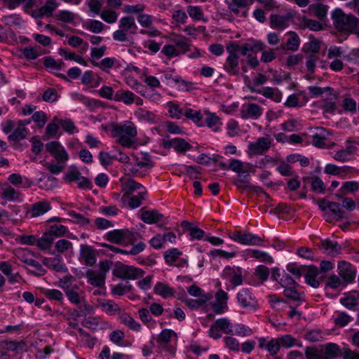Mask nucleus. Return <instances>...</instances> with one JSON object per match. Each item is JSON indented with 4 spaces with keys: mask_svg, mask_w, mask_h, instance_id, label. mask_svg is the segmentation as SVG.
<instances>
[{
    "mask_svg": "<svg viewBox=\"0 0 359 359\" xmlns=\"http://www.w3.org/2000/svg\"><path fill=\"white\" fill-rule=\"evenodd\" d=\"M229 237L236 243L244 245H262L263 238L248 231H234L228 234Z\"/></svg>",
    "mask_w": 359,
    "mask_h": 359,
    "instance_id": "4",
    "label": "nucleus"
},
{
    "mask_svg": "<svg viewBox=\"0 0 359 359\" xmlns=\"http://www.w3.org/2000/svg\"><path fill=\"white\" fill-rule=\"evenodd\" d=\"M80 256L87 266H93L96 263L95 250L93 246L82 244L80 245Z\"/></svg>",
    "mask_w": 359,
    "mask_h": 359,
    "instance_id": "21",
    "label": "nucleus"
},
{
    "mask_svg": "<svg viewBox=\"0 0 359 359\" xmlns=\"http://www.w3.org/2000/svg\"><path fill=\"white\" fill-rule=\"evenodd\" d=\"M69 278H65L64 280H60V286L65 290V294L67 295L69 301L74 304H80L81 299L79 293L73 288H69Z\"/></svg>",
    "mask_w": 359,
    "mask_h": 359,
    "instance_id": "29",
    "label": "nucleus"
},
{
    "mask_svg": "<svg viewBox=\"0 0 359 359\" xmlns=\"http://www.w3.org/2000/svg\"><path fill=\"white\" fill-rule=\"evenodd\" d=\"M306 359H323L322 347L307 346L305 348Z\"/></svg>",
    "mask_w": 359,
    "mask_h": 359,
    "instance_id": "58",
    "label": "nucleus"
},
{
    "mask_svg": "<svg viewBox=\"0 0 359 359\" xmlns=\"http://www.w3.org/2000/svg\"><path fill=\"white\" fill-rule=\"evenodd\" d=\"M56 3L53 0H48L46 1L45 4L39 8V12L43 13L46 17H50L53 15V11L57 8Z\"/></svg>",
    "mask_w": 359,
    "mask_h": 359,
    "instance_id": "62",
    "label": "nucleus"
},
{
    "mask_svg": "<svg viewBox=\"0 0 359 359\" xmlns=\"http://www.w3.org/2000/svg\"><path fill=\"white\" fill-rule=\"evenodd\" d=\"M224 69L231 76H238L240 74L238 56L236 53H230L224 65Z\"/></svg>",
    "mask_w": 359,
    "mask_h": 359,
    "instance_id": "19",
    "label": "nucleus"
},
{
    "mask_svg": "<svg viewBox=\"0 0 359 359\" xmlns=\"http://www.w3.org/2000/svg\"><path fill=\"white\" fill-rule=\"evenodd\" d=\"M252 4L253 0H231L228 8L236 17L246 18Z\"/></svg>",
    "mask_w": 359,
    "mask_h": 359,
    "instance_id": "7",
    "label": "nucleus"
},
{
    "mask_svg": "<svg viewBox=\"0 0 359 359\" xmlns=\"http://www.w3.org/2000/svg\"><path fill=\"white\" fill-rule=\"evenodd\" d=\"M245 252L246 255L251 258L269 264L273 263V257L266 252L257 249H248Z\"/></svg>",
    "mask_w": 359,
    "mask_h": 359,
    "instance_id": "27",
    "label": "nucleus"
},
{
    "mask_svg": "<svg viewBox=\"0 0 359 359\" xmlns=\"http://www.w3.org/2000/svg\"><path fill=\"white\" fill-rule=\"evenodd\" d=\"M67 231V227L62 224L50 225L48 229V231L51 233L54 239H55L56 237L64 236Z\"/></svg>",
    "mask_w": 359,
    "mask_h": 359,
    "instance_id": "61",
    "label": "nucleus"
},
{
    "mask_svg": "<svg viewBox=\"0 0 359 359\" xmlns=\"http://www.w3.org/2000/svg\"><path fill=\"white\" fill-rule=\"evenodd\" d=\"M214 325L226 334H231L233 333V330L230 328L231 323L226 318H222L216 320Z\"/></svg>",
    "mask_w": 359,
    "mask_h": 359,
    "instance_id": "56",
    "label": "nucleus"
},
{
    "mask_svg": "<svg viewBox=\"0 0 359 359\" xmlns=\"http://www.w3.org/2000/svg\"><path fill=\"white\" fill-rule=\"evenodd\" d=\"M258 347L267 351L271 355H275L280 351V343L276 338L269 339V337H260L258 338Z\"/></svg>",
    "mask_w": 359,
    "mask_h": 359,
    "instance_id": "16",
    "label": "nucleus"
},
{
    "mask_svg": "<svg viewBox=\"0 0 359 359\" xmlns=\"http://www.w3.org/2000/svg\"><path fill=\"white\" fill-rule=\"evenodd\" d=\"M41 292L50 301H55L60 305L64 304V295L59 290L41 288Z\"/></svg>",
    "mask_w": 359,
    "mask_h": 359,
    "instance_id": "30",
    "label": "nucleus"
},
{
    "mask_svg": "<svg viewBox=\"0 0 359 359\" xmlns=\"http://www.w3.org/2000/svg\"><path fill=\"white\" fill-rule=\"evenodd\" d=\"M294 15L288 12L285 15L271 14L270 15V26L272 29L283 30L288 27L290 21L294 18Z\"/></svg>",
    "mask_w": 359,
    "mask_h": 359,
    "instance_id": "12",
    "label": "nucleus"
},
{
    "mask_svg": "<svg viewBox=\"0 0 359 359\" xmlns=\"http://www.w3.org/2000/svg\"><path fill=\"white\" fill-rule=\"evenodd\" d=\"M172 41L175 45L180 49V54H184L187 52L190 47L189 40L185 36L173 34V37L171 39Z\"/></svg>",
    "mask_w": 359,
    "mask_h": 359,
    "instance_id": "41",
    "label": "nucleus"
},
{
    "mask_svg": "<svg viewBox=\"0 0 359 359\" xmlns=\"http://www.w3.org/2000/svg\"><path fill=\"white\" fill-rule=\"evenodd\" d=\"M16 127L17 128L15 127L13 130L8 133L9 135L8 136V140L15 143L25 139L28 133V129L27 128L21 126Z\"/></svg>",
    "mask_w": 359,
    "mask_h": 359,
    "instance_id": "36",
    "label": "nucleus"
},
{
    "mask_svg": "<svg viewBox=\"0 0 359 359\" xmlns=\"http://www.w3.org/2000/svg\"><path fill=\"white\" fill-rule=\"evenodd\" d=\"M286 269L297 281V280H300L306 271V266L298 265L296 262H291L287 264Z\"/></svg>",
    "mask_w": 359,
    "mask_h": 359,
    "instance_id": "37",
    "label": "nucleus"
},
{
    "mask_svg": "<svg viewBox=\"0 0 359 359\" xmlns=\"http://www.w3.org/2000/svg\"><path fill=\"white\" fill-rule=\"evenodd\" d=\"M76 14L74 12L67 11V10H62L60 11L56 14V18L58 20L67 23V24H74V20L76 18Z\"/></svg>",
    "mask_w": 359,
    "mask_h": 359,
    "instance_id": "50",
    "label": "nucleus"
},
{
    "mask_svg": "<svg viewBox=\"0 0 359 359\" xmlns=\"http://www.w3.org/2000/svg\"><path fill=\"white\" fill-rule=\"evenodd\" d=\"M173 81L176 84H179V88L182 90L189 92V91H191V90L194 89V83L193 82L182 79L180 75L174 76Z\"/></svg>",
    "mask_w": 359,
    "mask_h": 359,
    "instance_id": "57",
    "label": "nucleus"
},
{
    "mask_svg": "<svg viewBox=\"0 0 359 359\" xmlns=\"http://www.w3.org/2000/svg\"><path fill=\"white\" fill-rule=\"evenodd\" d=\"M359 191V182L358 181H346L342 183L339 189L342 195L348 194H354Z\"/></svg>",
    "mask_w": 359,
    "mask_h": 359,
    "instance_id": "45",
    "label": "nucleus"
},
{
    "mask_svg": "<svg viewBox=\"0 0 359 359\" xmlns=\"http://www.w3.org/2000/svg\"><path fill=\"white\" fill-rule=\"evenodd\" d=\"M163 215L157 210H144L141 213L140 219L148 224H156L163 218Z\"/></svg>",
    "mask_w": 359,
    "mask_h": 359,
    "instance_id": "26",
    "label": "nucleus"
},
{
    "mask_svg": "<svg viewBox=\"0 0 359 359\" xmlns=\"http://www.w3.org/2000/svg\"><path fill=\"white\" fill-rule=\"evenodd\" d=\"M130 235L128 229H114L106 233L104 238L111 243L121 244L127 242Z\"/></svg>",
    "mask_w": 359,
    "mask_h": 359,
    "instance_id": "15",
    "label": "nucleus"
},
{
    "mask_svg": "<svg viewBox=\"0 0 359 359\" xmlns=\"http://www.w3.org/2000/svg\"><path fill=\"white\" fill-rule=\"evenodd\" d=\"M244 172L238 173V178L233 182V184L241 190H247V187L251 184L248 171L244 170Z\"/></svg>",
    "mask_w": 359,
    "mask_h": 359,
    "instance_id": "43",
    "label": "nucleus"
},
{
    "mask_svg": "<svg viewBox=\"0 0 359 359\" xmlns=\"http://www.w3.org/2000/svg\"><path fill=\"white\" fill-rule=\"evenodd\" d=\"M22 262L29 266H33L34 270L28 269L29 274L35 276L36 277L42 276L46 273V270L43 266L36 260L32 258H26Z\"/></svg>",
    "mask_w": 359,
    "mask_h": 359,
    "instance_id": "33",
    "label": "nucleus"
},
{
    "mask_svg": "<svg viewBox=\"0 0 359 359\" xmlns=\"http://www.w3.org/2000/svg\"><path fill=\"white\" fill-rule=\"evenodd\" d=\"M147 194V191H142L139 192L138 195L133 196L128 199V205L132 209H135L140 207L142 205V201L145 200V196Z\"/></svg>",
    "mask_w": 359,
    "mask_h": 359,
    "instance_id": "55",
    "label": "nucleus"
},
{
    "mask_svg": "<svg viewBox=\"0 0 359 359\" xmlns=\"http://www.w3.org/2000/svg\"><path fill=\"white\" fill-rule=\"evenodd\" d=\"M119 27L123 29L128 31L130 29L136 30L137 27L135 22V19L130 16H125L120 19Z\"/></svg>",
    "mask_w": 359,
    "mask_h": 359,
    "instance_id": "59",
    "label": "nucleus"
},
{
    "mask_svg": "<svg viewBox=\"0 0 359 359\" xmlns=\"http://www.w3.org/2000/svg\"><path fill=\"white\" fill-rule=\"evenodd\" d=\"M0 198L6 201H22V195L14 188L8 186L2 189L0 193Z\"/></svg>",
    "mask_w": 359,
    "mask_h": 359,
    "instance_id": "28",
    "label": "nucleus"
},
{
    "mask_svg": "<svg viewBox=\"0 0 359 359\" xmlns=\"http://www.w3.org/2000/svg\"><path fill=\"white\" fill-rule=\"evenodd\" d=\"M287 34L290 36L286 42L287 50L297 51L300 45V39L299 36L296 32L292 31L288 32Z\"/></svg>",
    "mask_w": 359,
    "mask_h": 359,
    "instance_id": "46",
    "label": "nucleus"
},
{
    "mask_svg": "<svg viewBox=\"0 0 359 359\" xmlns=\"http://www.w3.org/2000/svg\"><path fill=\"white\" fill-rule=\"evenodd\" d=\"M319 248L323 250L328 255L334 257L341 253L342 248L337 241H332L329 238L321 241Z\"/></svg>",
    "mask_w": 359,
    "mask_h": 359,
    "instance_id": "20",
    "label": "nucleus"
},
{
    "mask_svg": "<svg viewBox=\"0 0 359 359\" xmlns=\"http://www.w3.org/2000/svg\"><path fill=\"white\" fill-rule=\"evenodd\" d=\"M104 24L97 20H90L86 25V29L95 34L101 33L104 29Z\"/></svg>",
    "mask_w": 359,
    "mask_h": 359,
    "instance_id": "63",
    "label": "nucleus"
},
{
    "mask_svg": "<svg viewBox=\"0 0 359 359\" xmlns=\"http://www.w3.org/2000/svg\"><path fill=\"white\" fill-rule=\"evenodd\" d=\"M271 145V142L269 138L260 137L256 142L248 144V154L250 156L262 155L270 149Z\"/></svg>",
    "mask_w": 359,
    "mask_h": 359,
    "instance_id": "10",
    "label": "nucleus"
},
{
    "mask_svg": "<svg viewBox=\"0 0 359 359\" xmlns=\"http://www.w3.org/2000/svg\"><path fill=\"white\" fill-rule=\"evenodd\" d=\"M181 226L184 231H189L190 240H201L205 236V231L203 229L194 226L193 223L187 220L182 222Z\"/></svg>",
    "mask_w": 359,
    "mask_h": 359,
    "instance_id": "23",
    "label": "nucleus"
},
{
    "mask_svg": "<svg viewBox=\"0 0 359 359\" xmlns=\"http://www.w3.org/2000/svg\"><path fill=\"white\" fill-rule=\"evenodd\" d=\"M332 18L335 28L346 34L359 32V19L354 15H346L341 8H335L332 12Z\"/></svg>",
    "mask_w": 359,
    "mask_h": 359,
    "instance_id": "1",
    "label": "nucleus"
},
{
    "mask_svg": "<svg viewBox=\"0 0 359 359\" xmlns=\"http://www.w3.org/2000/svg\"><path fill=\"white\" fill-rule=\"evenodd\" d=\"M135 116L140 121L149 123H155L156 115L152 111L143 108L137 109L135 112Z\"/></svg>",
    "mask_w": 359,
    "mask_h": 359,
    "instance_id": "42",
    "label": "nucleus"
},
{
    "mask_svg": "<svg viewBox=\"0 0 359 359\" xmlns=\"http://www.w3.org/2000/svg\"><path fill=\"white\" fill-rule=\"evenodd\" d=\"M327 207L330 212L337 217V220L346 218V212L341 207L340 204L337 202H327Z\"/></svg>",
    "mask_w": 359,
    "mask_h": 359,
    "instance_id": "53",
    "label": "nucleus"
},
{
    "mask_svg": "<svg viewBox=\"0 0 359 359\" xmlns=\"http://www.w3.org/2000/svg\"><path fill=\"white\" fill-rule=\"evenodd\" d=\"M94 67L100 68L102 71L107 72L109 69H119L122 67V62L116 57H104L100 62H96L94 60H90Z\"/></svg>",
    "mask_w": 359,
    "mask_h": 359,
    "instance_id": "17",
    "label": "nucleus"
},
{
    "mask_svg": "<svg viewBox=\"0 0 359 359\" xmlns=\"http://www.w3.org/2000/svg\"><path fill=\"white\" fill-rule=\"evenodd\" d=\"M242 273V268L239 266L235 268L227 266L224 269L222 273V277L224 279L229 280L233 286L237 287L243 284V279Z\"/></svg>",
    "mask_w": 359,
    "mask_h": 359,
    "instance_id": "8",
    "label": "nucleus"
},
{
    "mask_svg": "<svg viewBox=\"0 0 359 359\" xmlns=\"http://www.w3.org/2000/svg\"><path fill=\"white\" fill-rule=\"evenodd\" d=\"M27 211L25 212L26 217H37L41 216L51 209V206L49 202L46 201H41L34 203L32 205L31 208H28V205H25Z\"/></svg>",
    "mask_w": 359,
    "mask_h": 359,
    "instance_id": "14",
    "label": "nucleus"
},
{
    "mask_svg": "<svg viewBox=\"0 0 359 359\" xmlns=\"http://www.w3.org/2000/svg\"><path fill=\"white\" fill-rule=\"evenodd\" d=\"M46 151L54 157L58 163H65L69 159V155L65 147L57 141H52L46 144Z\"/></svg>",
    "mask_w": 359,
    "mask_h": 359,
    "instance_id": "6",
    "label": "nucleus"
},
{
    "mask_svg": "<svg viewBox=\"0 0 359 359\" xmlns=\"http://www.w3.org/2000/svg\"><path fill=\"white\" fill-rule=\"evenodd\" d=\"M184 116L187 118L192 121L197 126H205V123H203V115L200 111H196L191 108H186L184 111Z\"/></svg>",
    "mask_w": 359,
    "mask_h": 359,
    "instance_id": "32",
    "label": "nucleus"
},
{
    "mask_svg": "<svg viewBox=\"0 0 359 359\" xmlns=\"http://www.w3.org/2000/svg\"><path fill=\"white\" fill-rule=\"evenodd\" d=\"M236 298L239 305L242 308L255 309L257 306V301L250 289H241L238 292Z\"/></svg>",
    "mask_w": 359,
    "mask_h": 359,
    "instance_id": "9",
    "label": "nucleus"
},
{
    "mask_svg": "<svg viewBox=\"0 0 359 359\" xmlns=\"http://www.w3.org/2000/svg\"><path fill=\"white\" fill-rule=\"evenodd\" d=\"M323 359H334L339 355H343V351H340L339 345L334 343H327L325 348H322Z\"/></svg>",
    "mask_w": 359,
    "mask_h": 359,
    "instance_id": "25",
    "label": "nucleus"
},
{
    "mask_svg": "<svg viewBox=\"0 0 359 359\" xmlns=\"http://www.w3.org/2000/svg\"><path fill=\"white\" fill-rule=\"evenodd\" d=\"M118 318L121 323L126 325L130 330L136 332L141 330V325L127 313L121 312Z\"/></svg>",
    "mask_w": 359,
    "mask_h": 359,
    "instance_id": "35",
    "label": "nucleus"
},
{
    "mask_svg": "<svg viewBox=\"0 0 359 359\" xmlns=\"http://www.w3.org/2000/svg\"><path fill=\"white\" fill-rule=\"evenodd\" d=\"M263 113V109L255 103H249L241 111V118L243 119H258Z\"/></svg>",
    "mask_w": 359,
    "mask_h": 359,
    "instance_id": "18",
    "label": "nucleus"
},
{
    "mask_svg": "<svg viewBox=\"0 0 359 359\" xmlns=\"http://www.w3.org/2000/svg\"><path fill=\"white\" fill-rule=\"evenodd\" d=\"M43 65L46 68L53 70H60L65 66V64L63 61H56L53 57L50 56L43 58Z\"/></svg>",
    "mask_w": 359,
    "mask_h": 359,
    "instance_id": "54",
    "label": "nucleus"
},
{
    "mask_svg": "<svg viewBox=\"0 0 359 359\" xmlns=\"http://www.w3.org/2000/svg\"><path fill=\"white\" fill-rule=\"evenodd\" d=\"M32 121V117L30 118L18 120V121L13 120H8L1 124L2 130L4 133H10L13 129L16 126L25 127L31 123Z\"/></svg>",
    "mask_w": 359,
    "mask_h": 359,
    "instance_id": "34",
    "label": "nucleus"
},
{
    "mask_svg": "<svg viewBox=\"0 0 359 359\" xmlns=\"http://www.w3.org/2000/svg\"><path fill=\"white\" fill-rule=\"evenodd\" d=\"M100 15L102 20L109 24L116 22L118 19L117 13L112 10H104L100 13Z\"/></svg>",
    "mask_w": 359,
    "mask_h": 359,
    "instance_id": "64",
    "label": "nucleus"
},
{
    "mask_svg": "<svg viewBox=\"0 0 359 359\" xmlns=\"http://www.w3.org/2000/svg\"><path fill=\"white\" fill-rule=\"evenodd\" d=\"M58 53L67 60H73L84 67L88 66V62L81 55H76L74 52L60 48Z\"/></svg>",
    "mask_w": 359,
    "mask_h": 359,
    "instance_id": "39",
    "label": "nucleus"
},
{
    "mask_svg": "<svg viewBox=\"0 0 359 359\" xmlns=\"http://www.w3.org/2000/svg\"><path fill=\"white\" fill-rule=\"evenodd\" d=\"M204 114L205 115V117L203 118L205 126H208L215 133L220 131L222 123L219 116L215 113L209 111H205Z\"/></svg>",
    "mask_w": 359,
    "mask_h": 359,
    "instance_id": "22",
    "label": "nucleus"
},
{
    "mask_svg": "<svg viewBox=\"0 0 359 359\" xmlns=\"http://www.w3.org/2000/svg\"><path fill=\"white\" fill-rule=\"evenodd\" d=\"M320 41L313 39L304 44L302 51L305 53L315 54L318 53L320 48Z\"/></svg>",
    "mask_w": 359,
    "mask_h": 359,
    "instance_id": "52",
    "label": "nucleus"
},
{
    "mask_svg": "<svg viewBox=\"0 0 359 359\" xmlns=\"http://www.w3.org/2000/svg\"><path fill=\"white\" fill-rule=\"evenodd\" d=\"M153 290L155 294L162 297L164 299L172 297L175 294L174 289L163 282H157L155 284Z\"/></svg>",
    "mask_w": 359,
    "mask_h": 359,
    "instance_id": "31",
    "label": "nucleus"
},
{
    "mask_svg": "<svg viewBox=\"0 0 359 359\" xmlns=\"http://www.w3.org/2000/svg\"><path fill=\"white\" fill-rule=\"evenodd\" d=\"M141 189H142L144 191L146 190L142 184L137 182L133 179H129L126 182L124 187H122V191H123L125 194H123L121 201H123L125 197L132 194L135 191Z\"/></svg>",
    "mask_w": 359,
    "mask_h": 359,
    "instance_id": "40",
    "label": "nucleus"
},
{
    "mask_svg": "<svg viewBox=\"0 0 359 359\" xmlns=\"http://www.w3.org/2000/svg\"><path fill=\"white\" fill-rule=\"evenodd\" d=\"M161 145L165 149L172 148L177 153L180 154H184L193 148V146L184 138H170L169 135H165L162 138Z\"/></svg>",
    "mask_w": 359,
    "mask_h": 359,
    "instance_id": "5",
    "label": "nucleus"
},
{
    "mask_svg": "<svg viewBox=\"0 0 359 359\" xmlns=\"http://www.w3.org/2000/svg\"><path fill=\"white\" fill-rule=\"evenodd\" d=\"M1 21L7 26H16L21 27L24 23V20L18 14H11L4 15L1 18Z\"/></svg>",
    "mask_w": 359,
    "mask_h": 359,
    "instance_id": "47",
    "label": "nucleus"
},
{
    "mask_svg": "<svg viewBox=\"0 0 359 359\" xmlns=\"http://www.w3.org/2000/svg\"><path fill=\"white\" fill-rule=\"evenodd\" d=\"M111 133L114 137H118V142L123 147L131 148L135 142L134 138L137 135V128L132 122L124 123H113Z\"/></svg>",
    "mask_w": 359,
    "mask_h": 359,
    "instance_id": "2",
    "label": "nucleus"
},
{
    "mask_svg": "<svg viewBox=\"0 0 359 359\" xmlns=\"http://www.w3.org/2000/svg\"><path fill=\"white\" fill-rule=\"evenodd\" d=\"M54 240L51 233L46 231L40 238L36 240V245L41 250H47L50 248Z\"/></svg>",
    "mask_w": 359,
    "mask_h": 359,
    "instance_id": "44",
    "label": "nucleus"
},
{
    "mask_svg": "<svg viewBox=\"0 0 359 359\" xmlns=\"http://www.w3.org/2000/svg\"><path fill=\"white\" fill-rule=\"evenodd\" d=\"M54 120L57 121L62 127V128L69 134H74L79 132L78 128L75 126L74 123L69 118L66 119H58L56 117Z\"/></svg>",
    "mask_w": 359,
    "mask_h": 359,
    "instance_id": "51",
    "label": "nucleus"
},
{
    "mask_svg": "<svg viewBox=\"0 0 359 359\" xmlns=\"http://www.w3.org/2000/svg\"><path fill=\"white\" fill-rule=\"evenodd\" d=\"M265 48L266 45L263 41L251 38L248 39L245 43L240 45L239 52L243 56L251 57L252 52L262 51Z\"/></svg>",
    "mask_w": 359,
    "mask_h": 359,
    "instance_id": "13",
    "label": "nucleus"
},
{
    "mask_svg": "<svg viewBox=\"0 0 359 359\" xmlns=\"http://www.w3.org/2000/svg\"><path fill=\"white\" fill-rule=\"evenodd\" d=\"M86 278L88 283L90 285L100 288L104 289L106 276L99 272L94 271L91 269L86 271Z\"/></svg>",
    "mask_w": 359,
    "mask_h": 359,
    "instance_id": "24",
    "label": "nucleus"
},
{
    "mask_svg": "<svg viewBox=\"0 0 359 359\" xmlns=\"http://www.w3.org/2000/svg\"><path fill=\"white\" fill-rule=\"evenodd\" d=\"M297 285H291L285 287L283 294L288 299L302 303L304 301V294L299 292L296 289Z\"/></svg>",
    "mask_w": 359,
    "mask_h": 359,
    "instance_id": "38",
    "label": "nucleus"
},
{
    "mask_svg": "<svg viewBox=\"0 0 359 359\" xmlns=\"http://www.w3.org/2000/svg\"><path fill=\"white\" fill-rule=\"evenodd\" d=\"M182 255V252L178 248H171L164 252V259L165 263L169 266H173V263L176 262L178 257Z\"/></svg>",
    "mask_w": 359,
    "mask_h": 359,
    "instance_id": "48",
    "label": "nucleus"
},
{
    "mask_svg": "<svg viewBox=\"0 0 359 359\" xmlns=\"http://www.w3.org/2000/svg\"><path fill=\"white\" fill-rule=\"evenodd\" d=\"M112 273L114 276L123 280H136L142 277L144 272L140 268L128 266L118 262L112 271Z\"/></svg>",
    "mask_w": 359,
    "mask_h": 359,
    "instance_id": "3",
    "label": "nucleus"
},
{
    "mask_svg": "<svg viewBox=\"0 0 359 359\" xmlns=\"http://www.w3.org/2000/svg\"><path fill=\"white\" fill-rule=\"evenodd\" d=\"M340 303L348 309L355 310L358 305V299L354 295H348L340 299Z\"/></svg>",
    "mask_w": 359,
    "mask_h": 359,
    "instance_id": "60",
    "label": "nucleus"
},
{
    "mask_svg": "<svg viewBox=\"0 0 359 359\" xmlns=\"http://www.w3.org/2000/svg\"><path fill=\"white\" fill-rule=\"evenodd\" d=\"M339 275L346 283L354 281L356 275L355 267L349 262L340 261L338 262Z\"/></svg>",
    "mask_w": 359,
    "mask_h": 359,
    "instance_id": "11",
    "label": "nucleus"
},
{
    "mask_svg": "<svg viewBox=\"0 0 359 359\" xmlns=\"http://www.w3.org/2000/svg\"><path fill=\"white\" fill-rule=\"evenodd\" d=\"M102 310L107 314L115 315L121 313L119 306L113 300H107L106 302L100 304Z\"/></svg>",
    "mask_w": 359,
    "mask_h": 359,
    "instance_id": "49",
    "label": "nucleus"
}]
</instances>
